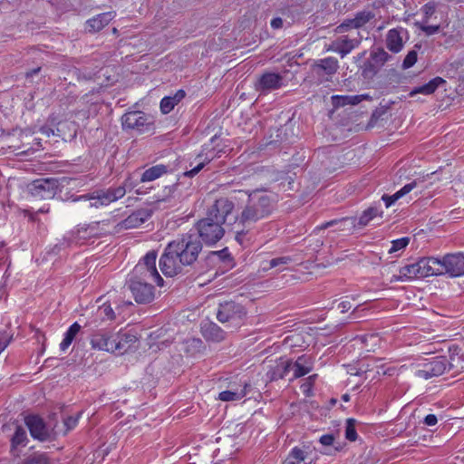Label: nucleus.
<instances>
[{"instance_id": "obj_34", "label": "nucleus", "mask_w": 464, "mask_h": 464, "mask_svg": "<svg viewBox=\"0 0 464 464\" xmlns=\"http://www.w3.org/2000/svg\"><path fill=\"white\" fill-rule=\"evenodd\" d=\"M80 330L81 325L77 322L73 323L69 327V329L64 334L63 340L60 343V349L62 351H65L72 344V341L74 340L75 336L80 332Z\"/></svg>"}, {"instance_id": "obj_44", "label": "nucleus", "mask_w": 464, "mask_h": 464, "mask_svg": "<svg viewBox=\"0 0 464 464\" xmlns=\"http://www.w3.org/2000/svg\"><path fill=\"white\" fill-rule=\"evenodd\" d=\"M409 242V237H401L400 239L393 240L392 242V247L390 248L389 253H394L405 248L408 246Z\"/></svg>"}, {"instance_id": "obj_36", "label": "nucleus", "mask_w": 464, "mask_h": 464, "mask_svg": "<svg viewBox=\"0 0 464 464\" xmlns=\"http://www.w3.org/2000/svg\"><path fill=\"white\" fill-rule=\"evenodd\" d=\"M382 211L375 207H371L364 210L358 220V226L363 227L369 224V222L376 217H382Z\"/></svg>"}, {"instance_id": "obj_47", "label": "nucleus", "mask_w": 464, "mask_h": 464, "mask_svg": "<svg viewBox=\"0 0 464 464\" xmlns=\"http://www.w3.org/2000/svg\"><path fill=\"white\" fill-rule=\"evenodd\" d=\"M112 198L116 201L117 199H120L124 197L126 194V183L123 186H119L115 188H111Z\"/></svg>"}, {"instance_id": "obj_43", "label": "nucleus", "mask_w": 464, "mask_h": 464, "mask_svg": "<svg viewBox=\"0 0 464 464\" xmlns=\"http://www.w3.org/2000/svg\"><path fill=\"white\" fill-rule=\"evenodd\" d=\"M14 334L8 331H0V353L9 345L13 340Z\"/></svg>"}, {"instance_id": "obj_22", "label": "nucleus", "mask_w": 464, "mask_h": 464, "mask_svg": "<svg viewBox=\"0 0 464 464\" xmlns=\"http://www.w3.org/2000/svg\"><path fill=\"white\" fill-rule=\"evenodd\" d=\"M250 389L251 384L244 381L239 383V388H237L235 391L227 390L221 392L218 394V399L222 401H239L248 393Z\"/></svg>"}, {"instance_id": "obj_14", "label": "nucleus", "mask_w": 464, "mask_h": 464, "mask_svg": "<svg viewBox=\"0 0 464 464\" xmlns=\"http://www.w3.org/2000/svg\"><path fill=\"white\" fill-rule=\"evenodd\" d=\"M234 203L226 198H220L208 208L207 217L221 225L226 224L227 218L232 213Z\"/></svg>"}, {"instance_id": "obj_30", "label": "nucleus", "mask_w": 464, "mask_h": 464, "mask_svg": "<svg viewBox=\"0 0 464 464\" xmlns=\"http://www.w3.org/2000/svg\"><path fill=\"white\" fill-rule=\"evenodd\" d=\"M338 68V61L334 57L321 59L314 65V69L317 70V73H319V70H322L328 75L334 74L337 72Z\"/></svg>"}, {"instance_id": "obj_1", "label": "nucleus", "mask_w": 464, "mask_h": 464, "mask_svg": "<svg viewBox=\"0 0 464 464\" xmlns=\"http://www.w3.org/2000/svg\"><path fill=\"white\" fill-rule=\"evenodd\" d=\"M157 254L150 251L146 254L134 268L133 272L127 280L129 290H140L141 288L155 286L162 287L163 279L156 268Z\"/></svg>"}, {"instance_id": "obj_26", "label": "nucleus", "mask_w": 464, "mask_h": 464, "mask_svg": "<svg viewBox=\"0 0 464 464\" xmlns=\"http://www.w3.org/2000/svg\"><path fill=\"white\" fill-rule=\"evenodd\" d=\"M149 217L150 214L146 210H138L125 218L122 222V226L125 228L138 227L142 225Z\"/></svg>"}, {"instance_id": "obj_37", "label": "nucleus", "mask_w": 464, "mask_h": 464, "mask_svg": "<svg viewBox=\"0 0 464 464\" xmlns=\"http://www.w3.org/2000/svg\"><path fill=\"white\" fill-rule=\"evenodd\" d=\"M28 438L25 430L21 426H17L11 440L12 448L14 449L18 446L24 447L26 446Z\"/></svg>"}, {"instance_id": "obj_19", "label": "nucleus", "mask_w": 464, "mask_h": 464, "mask_svg": "<svg viewBox=\"0 0 464 464\" xmlns=\"http://www.w3.org/2000/svg\"><path fill=\"white\" fill-rule=\"evenodd\" d=\"M374 17V14L370 11L359 12L353 19L346 20L335 29V32L342 34L346 32L349 28H360L370 22Z\"/></svg>"}, {"instance_id": "obj_31", "label": "nucleus", "mask_w": 464, "mask_h": 464, "mask_svg": "<svg viewBox=\"0 0 464 464\" xmlns=\"http://www.w3.org/2000/svg\"><path fill=\"white\" fill-rule=\"evenodd\" d=\"M417 185L416 181L411 182L409 184H406L403 186L400 190H398L396 193H394L392 196L383 195L382 197V199L385 202L386 208L391 207L396 200L403 197L404 195L411 192Z\"/></svg>"}, {"instance_id": "obj_53", "label": "nucleus", "mask_w": 464, "mask_h": 464, "mask_svg": "<svg viewBox=\"0 0 464 464\" xmlns=\"http://www.w3.org/2000/svg\"><path fill=\"white\" fill-rule=\"evenodd\" d=\"M271 26L274 29H280L283 27V20L280 17H276L271 21Z\"/></svg>"}, {"instance_id": "obj_27", "label": "nucleus", "mask_w": 464, "mask_h": 464, "mask_svg": "<svg viewBox=\"0 0 464 464\" xmlns=\"http://www.w3.org/2000/svg\"><path fill=\"white\" fill-rule=\"evenodd\" d=\"M336 226L337 230H351L353 227H355V219L353 218H343L340 219H334L328 222H325L319 226L318 229H326L328 227Z\"/></svg>"}, {"instance_id": "obj_13", "label": "nucleus", "mask_w": 464, "mask_h": 464, "mask_svg": "<svg viewBox=\"0 0 464 464\" xmlns=\"http://www.w3.org/2000/svg\"><path fill=\"white\" fill-rule=\"evenodd\" d=\"M123 129L136 130L138 132H144L150 130L151 122L148 116L141 111H130L121 118Z\"/></svg>"}, {"instance_id": "obj_2", "label": "nucleus", "mask_w": 464, "mask_h": 464, "mask_svg": "<svg viewBox=\"0 0 464 464\" xmlns=\"http://www.w3.org/2000/svg\"><path fill=\"white\" fill-rule=\"evenodd\" d=\"M273 210V203L268 195L254 192L249 195L248 201L241 212L239 221L242 224H252L268 217Z\"/></svg>"}, {"instance_id": "obj_8", "label": "nucleus", "mask_w": 464, "mask_h": 464, "mask_svg": "<svg viewBox=\"0 0 464 464\" xmlns=\"http://www.w3.org/2000/svg\"><path fill=\"white\" fill-rule=\"evenodd\" d=\"M197 229L202 241L207 245H214L225 233V228L212 218L206 217L197 223Z\"/></svg>"}, {"instance_id": "obj_50", "label": "nucleus", "mask_w": 464, "mask_h": 464, "mask_svg": "<svg viewBox=\"0 0 464 464\" xmlns=\"http://www.w3.org/2000/svg\"><path fill=\"white\" fill-rule=\"evenodd\" d=\"M205 166V162H199L196 167L185 172L188 177H193L197 175Z\"/></svg>"}, {"instance_id": "obj_18", "label": "nucleus", "mask_w": 464, "mask_h": 464, "mask_svg": "<svg viewBox=\"0 0 464 464\" xmlns=\"http://www.w3.org/2000/svg\"><path fill=\"white\" fill-rule=\"evenodd\" d=\"M406 33V30L401 27L389 30L385 37L386 47L394 53L401 52L404 45L403 37Z\"/></svg>"}, {"instance_id": "obj_16", "label": "nucleus", "mask_w": 464, "mask_h": 464, "mask_svg": "<svg viewBox=\"0 0 464 464\" xmlns=\"http://www.w3.org/2000/svg\"><path fill=\"white\" fill-rule=\"evenodd\" d=\"M284 78L282 75L275 72H265L258 78L255 84L257 92L267 93L277 90L283 86Z\"/></svg>"}, {"instance_id": "obj_12", "label": "nucleus", "mask_w": 464, "mask_h": 464, "mask_svg": "<svg viewBox=\"0 0 464 464\" xmlns=\"http://www.w3.org/2000/svg\"><path fill=\"white\" fill-rule=\"evenodd\" d=\"M441 275H449L450 277L464 276V254H447L441 259Z\"/></svg>"}, {"instance_id": "obj_46", "label": "nucleus", "mask_w": 464, "mask_h": 464, "mask_svg": "<svg viewBox=\"0 0 464 464\" xmlns=\"http://www.w3.org/2000/svg\"><path fill=\"white\" fill-rule=\"evenodd\" d=\"M425 21L420 25V28L421 31H423L426 35H432L439 32L440 26L439 25H429L426 24Z\"/></svg>"}, {"instance_id": "obj_24", "label": "nucleus", "mask_w": 464, "mask_h": 464, "mask_svg": "<svg viewBox=\"0 0 464 464\" xmlns=\"http://www.w3.org/2000/svg\"><path fill=\"white\" fill-rule=\"evenodd\" d=\"M79 199H92L93 202L91 203V206L98 208L99 206L108 205L114 200L112 198L111 188L107 190H100L93 193L92 196L84 195L81 196Z\"/></svg>"}, {"instance_id": "obj_11", "label": "nucleus", "mask_w": 464, "mask_h": 464, "mask_svg": "<svg viewBox=\"0 0 464 464\" xmlns=\"http://www.w3.org/2000/svg\"><path fill=\"white\" fill-rule=\"evenodd\" d=\"M58 180L55 179H39L31 182L28 186L29 193L40 199L53 198L58 189Z\"/></svg>"}, {"instance_id": "obj_15", "label": "nucleus", "mask_w": 464, "mask_h": 464, "mask_svg": "<svg viewBox=\"0 0 464 464\" xmlns=\"http://www.w3.org/2000/svg\"><path fill=\"white\" fill-rule=\"evenodd\" d=\"M116 333L110 329H101L92 335L91 344L93 349L114 353Z\"/></svg>"}, {"instance_id": "obj_5", "label": "nucleus", "mask_w": 464, "mask_h": 464, "mask_svg": "<svg viewBox=\"0 0 464 464\" xmlns=\"http://www.w3.org/2000/svg\"><path fill=\"white\" fill-rule=\"evenodd\" d=\"M246 318V308L234 301L220 303L217 311V319L227 327L237 329L245 324Z\"/></svg>"}, {"instance_id": "obj_20", "label": "nucleus", "mask_w": 464, "mask_h": 464, "mask_svg": "<svg viewBox=\"0 0 464 464\" xmlns=\"http://www.w3.org/2000/svg\"><path fill=\"white\" fill-rule=\"evenodd\" d=\"M358 44L359 41L356 39H350L348 36H341L333 41L327 50L338 53L342 57H344Z\"/></svg>"}, {"instance_id": "obj_55", "label": "nucleus", "mask_w": 464, "mask_h": 464, "mask_svg": "<svg viewBox=\"0 0 464 464\" xmlns=\"http://www.w3.org/2000/svg\"><path fill=\"white\" fill-rule=\"evenodd\" d=\"M243 237H244V233L242 230L240 231H236V240L239 243V244H242L243 243Z\"/></svg>"}, {"instance_id": "obj_45", "label": "nucleus", "mask_w": 464, "mask_h": 464, "mask_svg": "<svg viewBox=\"0 0 464 464\" xmlns=\"http://www.w3.org/2000/svg\"><path fill=\"white\" fill-rule=\"evenodd\" d=\"M417 62V53L415 51H410L404 58L402 66L403 68H410Z\"/></svg>"}, {"instance_id": "obj_29", "label": "nucleus", "mask_w": 464, "mask_h": 464, "mask_svg": "<svg viewBox=\"0 0 464 464\" xmlns=\"http://www.w3.org/2000/svg\"><path fill=\"white\" fill-rule=\"evenodd\" d=\"M443 83H445V81L442 78L436 77L430 80L428 83H425L421 86L413 89L410 94L411 96H413L418 93L430 95L433 93L437 90V88Z\"/></svg>"}, {"instance_id": "obj_42", "label": "nucleus", "mask_w": 464, "mask_h": 464, "mask_svg": "<svg viewBox=\"0 0 464 464\" xmlns=\"http://www.w3.org/2000/svg\"><path fill=\"white\" fill-rule=\"evenodd\" d=\"M372 58L378 65H383L391 58V55L383 49L380 48L372 53Z\"/></svg>"}, {"instance_id": "obj_4", "label": "nucleus", "mask_w": 464, "mask_h": 464, "mask_svg": "<svg viewBox=\"0 0 464 464\" xmlns=\"http://www.w3.org/2000/svg\"><path fill=\"white\" fill-rule=\"evenodd\" d=\"M441 264L440 258L423 257L415 263L404 266L401 268V276L409 279L422 278L430 276L441 275Z\"/></svg>"}, {"instance_id": "obj_59", "label": "nucleus", "mask_w": 464, "mask_h": 464, "mask_svg": "<svg viewBox=\"0 0 464 464\" xmlns=\"http://www.w3.org/2000/svg\"><path fill=\"white\" fill-rule=\"evenodd\" d=\"M343 400L345 401H349V395L348 394L343 395Z\"/></svg>"}, {"instance_id": "obj_49", "label": "nucleus", "mask_w": 464, "mask_h": 464, "mask_svg": "<svg viewBox=\"0 0 464 464\" xmlns=\"http://www.w3.org/2000/svg\"><path fill=\"white\" fill-rule=\"evenodd\" d=\"M319 441L324 446H331L334 441V434H324L320 437Z\"/></svg>"}, {"instance_id": "obj_56", "label": "nucleus", "mask_w": 464, "mask_h": 464, "mask_svg": "<svg viewBox=\"0 0 464 464\" xmlns=\"http://www.w3.org/2000/svg\"><path fill=\"white\" fill-rule=\"evenodd\" d=\"M215 254L218 255L223 259L230 256V255L227 253V248H225L219 252H215Z\"/></svg>"}, {"instance_id": "obj_21", "label": "nucleus", "mask_w": 464, "mask_h": 464, "mask_svg": "<svg viewBox=\"0 0 464 464\" xmlns=\"http://www.w3.org/2000/svg\"><path fill=\"white\" fill-rule=\"evenodd\" d=\"M137 341H138L137 336L130 332L116 333V336H115L116 343H114V353H117L119 354H123Z\"/></svg>"}, {"instance_id": "obj_38", "label": "nucleus", "mask_w": 464, "mask_h": 464, "mask_svg": "<svg viewBox=\"0 0 464 464\" xmlns=\"http://www.w3.org/2000/svg\"><path fill=\"white\" fill-rule=\"evenodd\" d=\"M21 464H53L46 453L34 452L26 457Z\"/></svg>"}, {"instance_id": "obj_57", "label": "nucleus", "mask_w": 464, "mask_h": 464, "mask_svg": "<svg viewBox=\"0 0 464 464\" xmlns=\"http://www.w3.org/2000/svg\"><path fill=\"white\" fill-rule=\"evenodd\" d=\"M40 69H41V68H40V67H38V68L34 69V70H32V71H30V72H26V77H31V76H33L34 74L38 73V72H40Z\"/></svg>"}, {"instance_id": "obj_10", "label": "nucleus", "mask_w": 464, "mask_h": 464, "mask_svg": "<svg viewBox=\"0 0 464 464\" xmlns=\"http://www.w3.org/2000/svg\"><path fill=\"white\" fill-rule=\"evenodd\" d=\"M452 367V363L449 362L445 356H437L423 363L420 369H418L415 375L421 379H430L442 375L447 370Z\"/></svg>"}, {"instance_id": "obj_39", "label": "nucleus", "mask_w": 464, "mask_h": 464, "mask_svg": "<svg viewBox=\"0 0 464 464\" xmlns=\"http://www.w3.org/2000/svg\"><path fill=\"white\" fill-rule=\"evenodd\" d=\"M356 420L354 419H347L345 425V439L350 441H355L357 440V432H356Z\"/></svg>"}, {"instance_id": "obj_7", "label": "nucleus", "mask_w": 464, "mask_h": 464, "mask_svg": "<svg viewBox=\"0 0 464 464\" xmlns=\"http://www.w3.org/2000/svg\"><path fill=\"white\" fill-rule=\"evenodd\" d=\"M312 370L309 359L304 355L299 356L295 362L286 361L276 365L272 372L270 379H283L288 372H293L292 379H297L304 376Z\"/></svg>"}, {"instance_id": "obj_58", "label": "nucleus", "mask_w": 464, "mask_h": 464, "mask_svg": "<svg viewBox=\"0 0 464 464\" xmlns=\"http://www.w3.org/2000/svg\"><path fill=\"white\" fill-rule=\"evenodd\" d=\"M237 388H239V384L237 385V384H232L229 386V389L230 391H235Z\"/></svg>"}, {"instance_id": "obj_9", "label": "nucleus", "mask_w": 464, "mask_h": 464, "mask_svg": "<svg viewBox=\"0 0 464 464\" xmlns=\"http://www.w3.org/2000/svg\"><path fill=\"white\" fill-rule=\"evenodd\" d=\"M184 266H186V264L179 256L177 250L174 249V246L169 243L160 259L161 272L166 276L172 277L181 273Z\"/></svg>"}, {"instance_id": "obj_40", "label": "nucleus", "mask_w": 464, "mask_h": 464, "mask_svg": "<svg viewBox=\"0 0 464 464\" xmlns=\"http://www.w3.org/2000/svg\"><path fill=\"white\" fill-rule=\"evenodd\" d=\"M291 258L289 256H280L276 258H273L269 261V266L266 268H275L277 267L278 270H284L285 267L291 262Z\"/></svg>"}, {"instance_id": "obj_28", "label": "nucleus", "mask_w": 464, "mask_h": 464, "mask_svg": "<svg viewBox=\"0 0 464 464\" xmlns=\"http://www.w3.org/2000/svg\"><path fill=\"white\" fill-rule=\"evenodd\" d=\"M369 95H334L332 97V102L334 107H341L347 104L355 105L361 102L362 100L368 99Z\"/></svg>"}, {"instance_id": "obj_51", "label": "nucleus", "mask_w": 464, "mask_h": 464, "mask_svg": "<svg viewBox=\"0 0 464 464\" xmlns=\"http://www.w3.org/2000/svg\"><path fill=\"white\" fill-rule=\"evenodd\" d=\"M438 422L437 416L435 414H428L424 418V423L428 426H434Z\"/></svg>"}, {"instance_id": "obj_32", "label": "nucleus", "mask_w": 464, "mask_h": 464, "mask_svg": "<svg viewBox=\"0 0 464 464\" xmlns=\"http://www.w3.org/2000/svg\"><path fill=\"white\" fill-rule=\"evenodd\" d=\"M307 453L298 447H295L291 450L286 459L282 464H307L306 463Z\"/></svg>"}, {"instance_id": "obj_52", "label": "nucleus", "mask_w": 464, "mask_h": 464, "mask_svg": "<svg viewBox=\"0 0 464 464\" xmlns=\"http://www.w3.org/2000/svg\"><path fill=\"white\" fill-rule=\"evenodd\" d=\"M103 313L107 319H109V320L115 319V314L111 306H104Z\"/></svg>"}, {"instance_id": "obj_41", "label": "nucleus", "mask_w": 464, "mask_h": 464, "mask_svg": "<svg viewBox=\"0 0 464 464\" xmlns=\"http://www.w3.org/2000/svg\"><path fill=\"white\" fill-rule=\"evenodd\" d=\"M155 298L154 292H134V299L138 304H146Z\"/></svg>"}, {"instance_id": "obj_60", "label": "nucleus", "mask_w": 464, "mask_h": 464, "mask_svg": "<svg viewBox=\"0 0 464 464\" xmlns=\"http://www.w3.org/2000/svg\"><path fill=\"white\" fill-rule=\"evenodd\" d=\"M217 139V137H212L211 141H214Z\"/></svg>"}, {"instance_id": "obj_23", "label": "nucleus", "mask_w": 464, "mask_h": 464, "mask_svg": "<svg viewBox=\"0 0 464 464\" xmlns=\"http://www.w3.org/2000/svg\"><path fill=\"white\" fill-rule=\"evenodd\" d=\"M115 16L114 12H106L89 19L86 22L89 32H99L106 26Z\"/></svg>"}, {"instance_id": "obj_25", "label": "nucleus", "mask_w": 464, "mask_h": 464, "mask_svg": "<svg viewBox=\"0 0 464 464\" xmlns=\"http://www.w3.org/2000/svg\"><path fill=\"white\" fill-rule=\"evenodd\" d=\"M186 96L183 90H179L173 96L164 97L160 102V110L164 114L170 112L174 107Z\"/></svg>"}, {"instance_id": "obj_54", "label": "nucleus", "mask_w": 464, "mask_h": 464, "mask_svg": "<svg viewBox=\"0 0 464 464\" xmlns=\"http://www.w3.org/2000/svg\"><path fill=\"white\" fill-rule=\"evenodd\" d=\"M339 307L342 308V312H347L349 309H351L352 305L349 302H342L339 304Z\"/></svg>"}, {"instance_id": "obj_6", "label": "nucleus", "mask_w": 464, "mask_h": 464, "mask_svg": "<svg viewBox=\"0 0 464 464\" xmlns=\"http://www.w3.org/2000/svg\"><path fill=\"white\" fill-rule=\"evenodd\" d=\"M177 250L179 256L189 266L193 264L202 249L201 242L195 235L186 234L181 238L170 242Z\"/></svg>"}, {"instance_id": "obj_48", "label": "nucleus", "mask_w": 464, "mask_h": 464, "mask_svg": "<svg viewBox=\"0 0 464 464\" xmlns=\"http://www.w3.org/2000/svg\"><path fill=\"white\" fill-rule=\"evenodd\" d=\"M422 11L425 16V23H427L428 19L435 13V5L433 3H428L423 5Z\"/></svg>"}, {"instance_id": "obj_35", "label": "nucleus", "mask_w": 464, "mask_h": 464, "mask_svg": "<svg viewBox=\"0 0 464 464\" xmlns=\"http://www.w3.org/2000/svg\"><path fill=\"white\" fill-rule=\"evenodd\" d=\"M80 414H77L76 416H68L67 418H64L63 420L62 426H59L57 423V432L56 437L59 435H66L70 430H73L78 423Z\"/></svg>"}, {"instance_id": "obj_17", "label": "nucleus", "mask_w": 464, "mask_h": 464, "mask_svg": "<svg viewBox=\"0 0 464 464\" xmlns=\"http://www.w3.org/2000/svg\"><path fill=\"white\" fill-rule=\"evenodd\" d=\"M200 330L202 336L208 342L220 343L227 338V332L211 321H203Z\"/></svg>"}, {"instance_id": "obj_33", "label": "nucleus", "mask_w": 464, "mask_h": 464, "mask_svg": "<svg viewBox=\"0 0 464 464\" xmlns=\"http://www.w3.org/2000/svg\"><path fill=\"white\" fill-rule=\"evenodd\" d=\"M166 172L167 167L165 165L160 164L153 166L142 173L140 181L147 182L155 180L156 179L161 177Z\"/></svg>"}, {"instance_id": "obj_3", "label": "nucleus", "mask_w": 464, "mask_h": 464, "mask_svg": "<svg viewBox=\"0 0 464 464\" xmlns=\"http://www.w3.org/2000/svg\"><path fill=\"white\" fill-rule=\"evenodd\" d=\"M24 423L33 439L39 441H52L56 439L57 414L53 413L44 421L39 415L29 414L24 417Z\"/></svg>"}]
</instances>
